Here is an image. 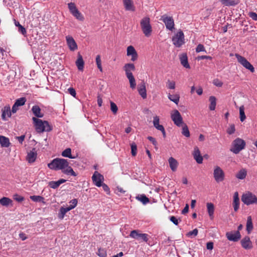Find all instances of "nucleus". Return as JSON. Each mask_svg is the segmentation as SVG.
I'll return each instance as SVG.
<instances>
[{"label": "nucleus", "mask_w": 257, "mask_h": 257, "mask_svg": "<svg viewBox=\"0 0 257 257\" xmlns=\"http://www.w3.org/2000/svg\"><path fill=\"white\" fill-rule=\"evenodd\" d=\"M48 168L53 170H62V172L67 175L76 176L77 175L72 168L69 166V162L66 159L57 158L48 164Z\"/></svg>", "instance_id": "1"}, {"label": "nucleus", "mask_w": 257, "mask_h": 257, "mask_svg": "<svg viewBox=\"0 0 257 257\" xmlns=\"http://www.w3.org/2000/svg\"><path fill=\"white\" fill-rule=\"evenodd\" d=\"M34 125L37 132L41 133L44 132H50L52 130V126L46 120H42L36 117L32 118Z\"/></svg>", "instance_id": "2"}, {"label": "nucleus", "mask_w": 257, "mask_h": 257, "mask_svg": "<svg viewBox=\"0 0 257 257\" xmlns=\"http://www.w3.org/2000/svg\"><path fill=\"white\" fill-rule=\"evenodd\" d=\"M140 27L141 30L147 37H149L151 36L153 29L151 25V20L148 17H144L140 21Z\"/></svg>", "instance_id": "3"}, {"label": "nucleus", "mask_w": 257, "mask_h": 257, "mask_svg": "<svg viewBox=\"0 0 257 257\" xmlns=\"http://www.w3.org/2000/svg\"><path fill=\"white\" fill-rule=\"evenodd\" d=\"M245 147V141L240 138H237L232 142L230 151L235 154H237L244 149Z\"/></svg>", "instance_id": "4"}, {"label": "nucleus", "mask_w": 257, "mask_h": 257, "mask_svg": "<svg viewBox=\"0 0 257 257\" xmlns=\"http://www.w3.org/2000/svg\"><path fill=\"white\" fill-rule=\"evenodd\" d=\"M130 236L136 240L148 242L149 235L147 233H141L139 230H133L130 234Z\"/></svg>", "instance_id": "5"}, {"label": "nucleus", "mask_w": 257, "mask_h": 257, "mask_svg": "<svg viewBox=\"0 0 257 257\" xmlns=\"http://www.w3.org/2000/svg\"><path fill=\"white\" fill-rule=\"evenodd\" d=\"M235 56L237 59V62L240 64L243 67L253 73L255 71L254 68L250 63L244 57L235 54Z\"/></svg>", "instance_id": "6"}, {"label": "nucleus", "mask_w": 257, "mask_h": 257, "mask_svg": "<svg viewBox=\"0 0 257 257\" xmlns=\"http://www.w3.org/2000/svg\"><path fill=\"white\" fill-rule=\"evenodd\" d=\"M68 7L71 14L78 20L83 21L84 17L83 15L78 11L74 3H70L68 4Z\"/></svg>", "instance_id": "7"}, {"label": "nucleus", "mask_w": 257, "mask_h": 257, "mask_svg": "<svg viewBox=\"0 0 257 257\" xmlns=\"http://www.w3.org/2000/svg\"><path fill=\"white\" fill-rule=\"evenodd\" d=\"M241 200L247 205L257 204V197L255 195L250 192L243 194L241 197Z\"/></svg>", "instance_id": "8"}, {"label": "nucleus", "mask_w": 257, "mask_h": 257, "mask_svg": "<svg viewBox=\"0 0 257 257\" xmlns=\"http://www.w3.org/2000/svg\"><path fill=\"white\" fill-rule=\"evenodd\" d=\"M172 41L173 44L177 47H181L184 44V35L182 31L178 32L172 38Z\"/></svg>", "instance_id": "9"}, {"label": "nucleus", "mask_w": 257, "mask_h": 257, "mask_svg": "<svg viewBox=\"0 0 257 257\" xmlns=\"http://www.w3.org/2000/svg\"><path fill=\"white\" fill-rule=\"evenodd\" d=\"M213 177L217 183L223 181L224 180L225 174L223 170L219 166H215L213 171Z\"/></svg>", "instance_id": "10"}, {"label": "nucleus", "mask_w": 257, "mask_h": 257, "mask_svg": "<svg viewBox=\"0 0 257 257\" xmlns=\"http://www.w3.org/2000/svg\"><path fill=\"white\" fill-rule=\"evenodd\" d=\"M160 20L162 21L165 24L166 28L170 31L174 29V21L172 17H169L166 15L161 16Z\"/></svg>", "instance_id": "11"}, {"label": "nucleus", "mask_w": 257, "mask_h": 257, "mask_svg": "<svg viewBox=\"0 0 257 257\" xmlns=\"http://www.w3.org/2000/svg\"><path fill=\"white\" fill-rule=\"evenodd\" d=\"M226 237L229 241L236 242L241 238V234L238 231H231L226 233Z\"/></svg>", "instance_id": "12"}, {"label": "nucleus", "mask_w": 257, "mask_h": 257, "mask_svg": "<svg viewBox=\"0 0 257 257\" xmlns=\"http://www.w3.org/2000/svg\"><path fill=\"white\" fill-rule=\"evenodd\" d=\"M92 180L95 185L97 187H100L102 185V182L104 180V177L103 175L97 171H95L92 177Z\"/></svg>", "instance_id": "13"}, {"label": "nucleus", "mask_w": 257, "mask_h": 257, "mask_svg": "<svg viewBox=\"0 0 257 257\" xmlns=\"http://www.w3.org/2000/svg\"><path fill=\"white\" fill-rule=\"evenodd\" d=\"M171 117L174 123L177 126L181 127L182 125L185 124L180 113H172Z\"/></svg>", "instance_id": "14"}, {"label": "nucleus", "mask_w": 257, "mask_h": 257, "mask_svg": "<svg viewBox=\"0 0 257 257\" xmlns=\"http://www.w3.org/2000/svg\"><path fill=\"white\" fill-rule=\"evenodd\" d=\"M67 44L71 51H74L77 49V45L72 36H67L66 37Z\"/></svg>", "instance_id": "15"}, {"label": "nucleus", "mask_w": 257, "mask_h": 257, "mask_svg": "<svg viewBox=\"0 0 257 257\" xmlns=\"http://www.w3.org/2000/svg\"><path fill=\"white\" fill-rule=\"evenodd\" d=\"M123 70L125 71L126 77L133 76L132 71L135 70V65L133 63L125 64L123 67Z\"/></svg>", "instance_id": "16"}, {"label": "nucleus", "mask_w": 257, "mask_h": 257, "mask_svg": "<svg viewBox=\"0 0 257 257\" xmlns=\"http://www.w3.org/2000/svg\"><path fill=\"white\" fill-rule=\"evenodd\" d=\"M127 55L128 56H131V60L135 61L137 60L138 55L137 52L134 47L132 46H129L127 48Z\"/></svg>", "instance_id": "17"}, {"label": "nucleus", "mask_w": 257, "mask_h": 257, "mask_svg": "<svg viewBox=\"0 0 257 257\" xmlns=\"http://www.w3.org/2000/svg\"><path fill=\"white\" fill-rule=\"evenodd\" d=\"M192 155L194 159L196 160V162L198 164H201L203 162V157L201 155L200 152L197 147H195L194 148Z\"/></svg>", "instance_id": "18"}, {"label": "nucleus", "mask_w": 257, "mask_h": 257, "mask_svg": "<svg viewBox=\"0 0 257 257\" xmlns=\"http://www.w3.org/2000/svg\"><path fill=\"white\" fill-rule=\"evenodd\" d=\"M26 101L25 97H21L16 100L15 103L13 105L12 109V112H16L18 110V107L19 106H22L25 104Z\"/></svg>", "instance_id": "19"}, {"label": "nucleus", "mask_w": 257, "mask_h": 257, "mask_svg": "<svg viewBox=\"0 0 257 257\" xmlns=\"http://www.w3.org/2000/svg\"><path fill=\"white\" fill-rule=\"evenodd\" d=\"M138 91L139 94L143 99L147 98V90L146 88V84L144 81H142L139 84L138 87Z\"/></svg>", "instance_id": "20"}, {"label": "nucleus", "mask_w": 257, "mask_h": 257, "mask_svg": "<svg viewBox=\"0 0 257 257\" xmlns=\"http://www.w3.org/2000/svg\"><path fill=\"white\" fill-rule=\"evenodd\" d=\"M241 246L245 249H250L252 247V242L248 236H245L240 241Z\"/></svg>", "instance_id": "21"}, {"label": "nucleus", "mask_w": 257, "mask_h": 257, "mask_svg": "<svg viewBox=\"0 0 257 257\" xmlns=\"http://www.w3.org/2000/svg\"><path fill=\"white\" fill-rule=\"evenodd\" d=\"M37 153L35 148L29 152L27 154L26 160L29 163H34L37 158Z\"/></svg>", "instance_id": "22"}, {"label": "nucleus", "mask_w": 257, "mask_h": 257, "mask_svg": "<svg viewBox=\"0 0 257 257\" xmlns=\"http://www.w3.org/2000/svg\"><path fill=\"white\" fill-rule=\"evenodd\" d=\"M122 2L125 10L135 11V9L132 0H122Z\"/></svg>", "instance_id": "23"}, {"label": "nucleus", "mask_w": 257, "mask_h": 257, "mask_svg": "<svg viewBox=\"0 0 257 257\" xmlns=\"http://www.w3.org/2000/svg\"><path fill=\"white\" fill-rule=\"evenodd\" d=\"M180 60L181 64L186 68H190V65L188 63V57L187 54L183 53L180 55Z\"/></svg>", "instance_id": "24"}, {"label": "nucleus", "mask_w": 257, "mask_h": 257, "mask_svg": "<svg viewBox=\"0 0 257 257\" xmlns=\"http://www.w3.org/2000/svg\"><path fill=\"white\" fill-rule=\"evenodd\" d=\"M233 207L234 210L237 211L239 207V199L237 192H235L233 195Z\"/></svg>", "instance_id": "25"}, {"label": "nucleus", "mask_w": 257, "mask_h": 257, "mask_svg": "<svg viewBox=\"0 0 257 257\" xmlns=\"http://www.w3.org/2000/svg\"><path fill=\"white\" fill-rule=\"evenodd\" d=\"M170 167L171 170L173 172L176 171L178 166L177 161L173 157H170L168 160Z\"/></svg>", "instance_id": "26"}, {"label": "nucleus", "mask_w": 257, "mask_h": 257, "mask_svg": "<svg viewBox=\"0 0 257 257\" xmlns=\"http://www.w3.org/2000/svg\"><path fill=\"white\" fill-rule=\"evenodd\" d=\"M76 65L79 70L82 71L84 68V62L82 56L78 55V59L76 61Z\"/></svg>", "instance_id": "27"}, {"label": "nucleus", "mask_w": 257, "mask_h": 257, "mask_svg": "<svg viewBox=\"0 0 257 257\" xmlns=\"http://www.w3.org/2000/svg\"><path fill=\"white\" fill-rule=\"evenodd\" d=\"M225 6H234L239 3L238 0H219Z\"/></svg>", "instance_id": "28"}, {"label": "nucleus", "mask_w": 257, "mask_h": 257, "mask_svg": "<svg viewBox=\"0 0 257 257\" xmlns=\"http://www.w3.org/2000/svg\"><path fill=\"white\" fill-rule=\"evenodd\" d=\"M209 109L210 110L213 111L215 110L216 105V98L214 96H211L209 98Z\"/></svg>", "instance_id": "29"}, {"label": "nucleus", "mask_w": 257, "mask_h": 257, "mask_svg": "<svg viewBox=\"0 0 257 257\" xmlns=\"http://www.w3.org/2000/svg\"><path fill=\"white\" fill-rule=\"evenodd\" d=\"M136 199L141 202L143 204L145 205L150 202L149 199L145 195H139L136 197Z\"/></svg>", "instance_id": "30"}, {"label": "nucleus", "mask_w": 257, "mask_h": 257, "mask_svg": "<svg viewBox=\"0 0 257 257\" xmlns=\"http://www.w3.org/2000/svg\"><path fill=\"white\" fill-rule=\"evenodd\" d=\"M247 175V171L245 169H242L236 174L235 177L240 180L245 178Z\"/></svg>", "instance_id": "31"}, {"label": "nucleus", "mask_w": 257, "mask_h": 257, "mask_svg": "<svg viewBox=\"0 0 257 257\" xmlns=\"http://www.w3.org/2000/svg\"><path fill=\"white\" fill-rule=\"evenodd\" d=\"M0 144L3 147H8L10 144L9 139L6 137L0 136Z\"/></svg>", "instance_id": "32"}, {"label": "nucleus", "mask_w": 257, "mask_h": 257, "mask_svg": "<svg viewBox=\"0 0 257 257\" xmlns=\"http://www.w3.org/2000/svg\"><path fill=\"white\" fill-rule=\"evenodd\" d=\"M168 96L171 101L174 102L176 104H178L180 100V96L178 94H171L169 93Z\"/></svg>", "instance_id": "33"}, {"label": "nucleus", "mask_w": 257, "mask_h": 257, "mask_svg": "<svg viewBox=\"0 0 257 257\" xmlns=\"http://www.w3.org/2000/svg\"><path fill=\"white\" fill-rule=\"evenodd\" d=\"M253 229V224L252 222V219L250 216L247 217L246 222V230L247 233L249 234Z\"/></svg>", "instance_id": "34"}, {"label": "nucleus", "mask_w": 257, "mask_h": 257, "mask_svg": "<svg viewBox=\"0 0 257 257\" xmlns=\"http://www.w3.org/2000/svg\"><path fill=\"white\" fill-rule=\"evenodd\" d=\"M72 209L70 208L69 206L66 207H61L60 209V213L59 215V217L60 219H63L64 217L65 214L69 211L71 210Z\"/></svg>", "instance_id": "35"}, {"label": "nucleus", "mask_w": 257, "mask_h": 257, "mask_svg": "<svg viewBox=\"0 0 257 257\" xmlns=\"http://www.w3.org/2000/svg\"><path fill=\"white\" fill-rule=\"evenodd\" d=\"M159 122H160V118H159V116H158L157 115L154 116V118H153V125H154V127L158 130H159V129H160L161 128H162L163 126L162 125L160 124Z\"/></svg>", "instance_id": "36"}, {"label": "nucleus", "mask_w": 257, "mask_h": 257, "mask_svg": "<svg viewBox=\"0 0 257 257\" xmlns=\"http://www.w3.org/2000/svg\"><path fill=\"white\" fill-rule=\"evenodd\" d=\"M62 156L64 157H67L70 159H75V157L71 155V150L70 148H67L62 153Z\"/></svg>", "instance_id": "37"}, {"label": "nucleus", "mask_w": 257, "mask_h": 257, "mask_svg": "<svg viewBox=\"0 0 257 257\" xmlns=\"http://www.w3.org/2000/svg\"><path fill=\"white\" fill-rule=\"evenodd\" d=\"M207 211L210 217H212L214 211V205L212 203H207Z\"/></svg>", "instance_id": "38"}, {"label": "nucleus", "mask_w": 257, "mask_h": 257, "mask_svg": "<svg viewBox=\"0 0 257 257\" xmlns=\"http://www.w3.org/2000/svg\"><path fill=\"white\" fill-rule=\"evenodd\" d=\"M12 201L8 197H4L0 199V204L3 206H8Z\"/></svg>", "instance_id": "39"}, {"label": "nucleus", "mask_w": 257, "mask_h": 257, "mask_svg": "<svg viewBox=\"0 0 257 257\" xmlns=\"http://www.w3.org/2000/svg\"><path fill=\"white\" fill-rule=\"evenodd\" d=\"M30 199L34 201V202H42L45 203L44 202V198L41 196H36V195H33L31 196L30 197Z\"/></svg>", "instance_id": "40"}, {"label": "nucleus", "mask_w": 257, "mask_h": 257, "mask_svg": "<svg viewBox=\"0 0 257 257\" xmlns=\"http://www.w3.org/2000/svg\"><path fill=\"white\" fill-rule=\"evenodd\" d=\"M181 127H182V135L185 136L186 137H189L190 135L187 125L185 123L183 125H182Z\"/></svg>", "instance_id": "41"}, {"label": "nucleus", "mask_w": 257, "mask_h": 257, "mask_svg": "<svg viewBox=\"0 0 257 257\" xmlns=\"http://www.w3.org/2000/svg\"><path fill=\"white\" fill-rule=\"evenodd\" d=\"M127 78L130 82V87L133 89H135L136 86V82L134 76L133 75L131 76L127 77Z\"/></svg>", "instance_id": "42"}, {"label": "nucleus", "mask_w": 257, "mask_h": 257, "mask_svg": "<svg viewBox=\"0 0 257 257\" xmlns=\"http://www.w3.org/2000/svg\"><path fill=\"white\" fill-rule=\"evenodd\" d=\"M95 61L98 69L100 70V72H102L101 57L99 55H97L96 56Z\"/></svg>", "instance_id": "43"}, {"label": "nucleus", "mask_w": 257, "mask_h": 257, "mask_svg": "<svg viewBox=\"0 0 257 257\" xmlns=\"http://www.w3.org/2000/svg\"><path fill=\"white\" fill-rule=\"evenodd\" d=\"M166 85L168 89H174L175 88L176 83L174 81L168 80L166 83Z\"/></svg>", "instance_id": "44"}, {"label": "nucleus", "mask_w": 257, "mask_h": 257, "mask_svg": "<svg viewBox=\"0 0 257 257\" xmlns=\"http://www.w3.org/2000/svg\"><path fill=\"white\" fill-rule=\"evenodd\" d=\"M97 254L100 257H106L107 255L106 250L101 248H98Z\"/></svg>", "instance_id": "45"}, {"label": "nucleus", "mask_w": 257, "mask_h": 257, "mask_svg": "<svg viewBox=\"0 0 257 257\" xmlns=\"http://www.w3.org/2000/svg\"><path fill=\"white\" fill-rule=\"evenodd\" d=\"M137 145L133 143L131 144V153L133 156H135L137 154Z\"/></svg>", "instance_id": "46"}, {"label": "nucleus", "mask_w": 257, "mask_h": 257, "mask_svg": "<svg viewBox=\"0 0 257 257\" xmlns=\"http://www.w3.org/2000/svg\"><path fill=\"white\" fill-rule=\"evenodd\" d=\"M196 52L197 53H199L200 52H206L204 46L201 44H199L197 45V46L196 48Z\"/></svg>", "instance_id": "47"}, {"label": "nucleus", "mask_w": 257, "mask_h": 257, "mask_svg": "<svg viewBox=\"0 0 257 257\" xmlns=\"http://www.w3.org/2000/svg\"><path fill=\"white\" fill-rule=\"evenodd\" d=\"M49 186L53 189H56L60 186V185L58 181H52L49 182Z\"/></svg>", "instance_id": "48"}, {"label": "nucleus", "mask_w": 257, "mask_h": 257, "mask_svg": "<svg viewBox=\"0 0 257 257\" xmlns=\"http://www.w3.org/2000/svg\"><path fill=\"white\" fill-rule=\"evenodd\" d=\"M235 131V126L234 124H232L229 125V126L228 127L227 130V133L231 135L233 134Z\"/></svg>", "instance_id": "49"}, {"label": "nucleus", "mask_w": 257, "mask_h": 257, "mask_svg": "<svg viewBox=\"0 0 257 257\" xmlns=\"http://www.w3.org/2000/svg\"><path fill=\"white\" fill-rule=\"evenodd\" d=\"M110 109L112 112H116L118 110L117 105L112 101H110Z\"/></svg>", "instance_id": "50"}, {"label": "nucleus", "mask_w": 257, "mask_h": 257, "mask_svg": "<svg viewBox=\"0 0 257 257\" xmlns=\"http://www.w3.org/2000/svg\"><path fill=\"white\" fill-rule=\"evenodd\" d=\"M19 25H17L18 27L19 32H21L23 35H25L26 34V30L25 28L22 26L20 23H18Z\"/></svg>", "instance_id": "51"}, {"label": "nucleus", "mask_w": 257, "mask_h": 257, "mask_svg": "<svg viewBox=\"0 0 257 257\" xmlns=\"http://www.w3.org/2000/svg\"><path fill=\"white\" fill-rule=\"evenodd\" d=\"M13 198L15 200H16L19 202H21L24 200V198L23 197H22L17 194H16L13 196Z\"/></svg>", "instance_id": "52"}, {"label": "nucleus", "mask_w": 257, "mask_h": 257, "mask_svg": "<svg viewBox=\"0 0 257 257\" xmlns=\"http://www.w3.org/2000/svg\"><path fill=\"white\" fill-rule=\"evenodd\" d=\"M77 202L76 199H73L70 201V205L69 206L72 209L76 206Z\"/></svg>", "instance_id": "53"}, {"label": "nucleus", "mask_w": 257, "mask_h": 257, "mask_svg": "<svg viewBox=\"0 0 257 257\" xmlns=\"http://www.w3.org/2000/svg\"><path fill=\"white\" fill-rule=\"evenodd\" d=\"M213 84L217 87H221L223 85L222 82L218 79H214L213 81Z\"/></svg>", "instance_id": "54"}, {"label": "nucleus", "mask_w": 257, "mask_h": 257, "mask_svg": "<svg viewBox=\"0 0 257 257\" xmlns=\"http://www.w3.org/2000/svg\"><path fill=\"white\" fill-rule=\"evenodd\" d=\"M1 111L2 112H12V111L11 110V107L10 105H6L2 109Z\"/></svg>", "instance_id": "55"}, {"label": "nucleus", "mask_w": 257, "mask_h": 257, "mask_svg": "<svg viewBox=\"0 0 257 257\" xmlns=\"http://www.w3.org/2000/svg\"><path fill=\"white\" fill-rule=\"evenodd\" d=\"M11 116L12 113H2L1 115L2 118L5 121L7 120Z\"/></svg>", "instance_id": "56"}, {"label": "nucleus", "mask_w": 257, "mask_h": 257, "mask_svg": "<svg viewBox=\"0 0 257 257\" xmlns=\"http://www.w3.org/2000/svg\"><path fill=\"white\" fill-rule=\"evenodd\" d=\"M68 92L70 95H71L74 97H76V91L73 88L70 87V88H68Z\"/></svg>", "instance_id": "57"}, {"label": "nucleus", "mask_w": 257, "mask_h": 257, "mask_svg": "<svg viewBox=\"0 0 257 257\" xmlns=\"http://www.w3.org/2000/svg\"><path fill=\"white\" fill-rule=\"evenodd\" d=\"M212 57L210 56H207V55H202V56H199L197 57V59L198 60H203V59H209V60H212Z\"/></svg>", "instance_id": "58"}, {"label": "nucleus", "mask_w": 257, "mask_h": 257, "mask_svg": "<svg viewBox=\"0 0 257 257\" xmlns=\"http://www.w3.org/2000/svg\"><path fill=\"white\" fill-rule=\"evenodd\" d=\"M6 50L3 48L0 47V62H2V60L5 59V54Z\"/></svg>", "instance_id": "59"}, {"label": "nucleus", "mask_w": 257, "mask_h": 257, "mask_svg": "<svg viewBox=\"0 0 257 257\" xmlns=\"http://www.w3.org/2000/svg\"><path fill=\"white\" fill-rule=\"evenodd\" d=\"M147 138L150 141H151L152 143V144L155 147V148H157V142L155 139L151 136H149Z\"/></svg>", "instance_id": "60"}, {"label": "nucleus", "mask_w": 257, "mask_h": 257, "mask_svg": "<svg viewBox=\"0 0 257 257\" xmlns=\"http://www.w3.org/2000/svg\"><path fill=\"white\" fill-rule=\"evenodd\" d=\"M170 220L171 222H172L175 225H178L179 223V221L178 219L174 216H171L170 217Z\"/></svg>", "instance_id": "61"}, {"label": "nucleus", "mask_w": 257, "mask_h": 257, "mask_svg": "<svg viewBox=\"0 0 257 257\" xmlns=\"http://www.w3.org/2000/svg\"><path fill=\"white\" fill-rule=\"evenodd\" d=\"M41 109L39 106L38 105H34L33 106L32 108V112H40Z\"/></svg>", "instance_id": "62"}, {"label": "nucleus", "mask_w": 257, "mask_h": 257, "mask_svg": "<svg viewBox=\"0 0 257 257\" xmlns=\"http://www.w3.org/2000/svg\"><path fill=\"white\" fill-rule=\"evenodd\" d=\"M198 234V230L197 228L193 229L192 231H190L188 233V236L193 235L194 236H196Z\"/></svg>", "instance_id": "63"}, {"label": "nucleus", "mask_w": 257, "mask_h": 257, "mask_svg": "<svg viewBox=\"0 0 257 257\" xmlns=\"http://www.w3.org/2000/svg\"><path fill=\"white\" fill-rule=\"evenodd\" d=\"M249 16L254 21H257V14L254 12H251L249 14Z\"/></svg>", "instance_id": "64"}]
</instances>
